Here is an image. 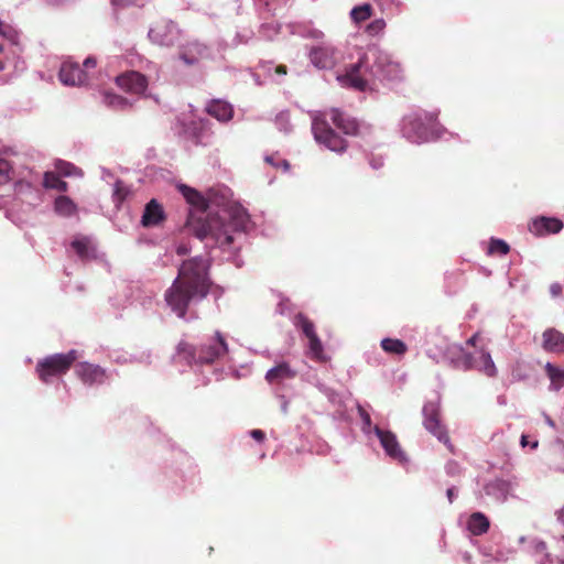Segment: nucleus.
I'll use <instances>...</instances> for the list:
<instances>
[{"instance_id":"1","label":"nucleus","mask_w":564,"mask_h":564,"mask_svg":"<svg viewBox=\"0 0 564 564\" xmlns=\"http://www.w3.org/2000/svg\"><path fill=\"white\" fill-rule=\"evenodd\" d=\"M253 221L232 191L224 185H214V250H219V261H230L240 268L243 261L240 250L253 229Z\"/></svg>"},{"instance_id":"2","label":"nucleus","mask_w":564,"mask_h":564,"mask_svg":"<svg viewBox=\"0 0 564 564\" xmlns=\"http://www.w3.org/2000/svg\"><path fill=\"white\" fill-rule=\"evenodd\" d=\"M336 79L343 87L366 91L376 80L400 82L402 68L378 44H369L358 50L357 61L347 65L344 73L337 74Z\"/></svg>"},{"instance_id":"3","label":"nucleus","mask_w":564,"mask_h":564,"mask_svg":"<svg viewBox=\"0 0 564 564\" xmlns=\"http://www.w3.org/2000/svg\"><path fill=\"white\" fill-rule=\"evenodd\" d=\"M210 259L195 257L184 261L177 278L165 291L164 299L171 310L178 316L186 315L191 301L205 299L209 293Z\"/></svg>"},{"instance_id":"4","label":"nucleus","mask_w":564,"mask_h":564,"mask_svg":"<svg viewBox=\"0 0 564 564\" xmlns=\"http://www.w3.org/2000/svg\"><path fill=\"white\" fill-rule=\"evenodd\" d=\"M327 117L345 134L359 138L362 141L360 147L375 145L372 126L365 121H359L337 108L330 109L329 113L314 112L312 115V132L319 145L338 154L344 153L347 149V142L330 127Z\"/></svg>"},{"instance_id":"5","label":"nucleus","mask_w":564,"mask_h":564,"mask_svg":"<svg viewBox=\"0 0 564 564\" xmlns=\"http://www.w3.org/2000/svg\"><path fill=\"white\" fill-rule=\"evenodd\" d=\"M398 129L401 138L415 145L435 142L446 133V129L437 120V113L423 109H411L405 112L398 123Z\"/></svg>"},{"instance_id":"6","label":"nucleus","mask_w":564,"mask_h":564,"mask_svg":"<svg viewBox=\"0 0 564 564\" xmlns=\"http://www.w3.org/2000/svg\"><path fill=\"white\" fill-rule=\"evenodd\" d=\"M357 410L360 417V431L366 437L367 442L369 444L378 442L384 455L389 459L395 462L402 467L409 466L411 462L410 457L402 448L397 434L388 427H383L377 423H373L371 415L362 405L359 404Z\"/></svg>"},{"instance_id":"7","label":"nucleus","mask_w":564,"mask_h":564,"mask_svg":"<svg viewBox=\"0 0 564 564\" xmlns=\"http://www.w3.org/2000/svg\"><path fill=\"white\" fill-rule=\"evenodd\" d=\"M186 202L191 205L187 225L199 239L212 232V218L208 212V200L195 188L185 184L177 186Z\"/></svg>"},{"instance_id":"8","label":"nucleus","mask_w":564,"mask_h":564,"mask_svg":"<svg viewBox=\"0 0 564 564\" xmlns=\"http://www.w3.org/2000/svg\"><path fill=\"white\" fill-rule=\"evenodd\" d=\"M78 359L75 349L66 354H54L40 360L36 365V373L44 383L51 382V378L65 375Z\"/></svg>"},{"instance_id":"9","label":"nucleus","mask_w":564,"mask_h":564,"mask_svg":"<svg viewBox=\"0 0 564 564\" xmlns=\"http://www.w3.org/2000/svg\"><path fill=\"white\" fill-rule=\"evenodd\" d=\"M305 50L310 63L317 69H332L339 61V51L325 37L312 45H306Z\"/></svg>"},{"instance_id":"10","label":"nucleus","mask_w":564,"mask_h":564,"mask_svg":"<svg viewBox=\"0 0 564 564\" xmlns=\"http://www.w3.org/2000/svg\"><path fill=\"white\" fill-rule=\"evenodd\" d=\"M423 426L440 442L451 446L449 436L445 425L441 422V399L437 397L424 403L422 409Z\"/></svg>"},{"instance_id":"11","label":"nucleus","mask_w":564,"mask_h":564,"mask_svg":"<svg viewBox=\"0 0 564 564\" xmlns=\"http://www.w3.org/2000/svg\"><path fill=\"white\" fill-rule=\"evenodd\" d=\"M232 355L234 350L229 348L226 337L219 332H214V377H216L217 380L219 379L216 368L217 360L223 361L235 378L240 377L238 370L234 369Z\"/></svg>"},{"instance_id":"12","label":"nucleus","mask_w":564,"mask_h":564,"mask_svg":"<svg viewBox=\"0 0 564 564\" xmlns=\"http://www.w3.org/2000/svg\"><path fill=\"white\" fill-rule=\"evenodd\" d=\"M479 552L495 562H507L514 555V549L503 543L499 534H492L490 541L479 546Z\"/></svg>"},{"instance_id":"13","label":"nucleus","mask_w":564,"mask_h":564,"mask_svg":"<svg viewBox=\"0 0 564 564\" xmlns=\"http://www.w3.org/2000/svg\"><path fill=\"white\" fill-rule=\"evenodd\" d=\"M180 31L171 21H159L149 31L150 40L162 46H171L178 40Z\"/></svg>"},{"instance_id":"14","label":"nucleus","mask_w":564,"mask_h":564,"mask_svg":"<svg viewBox=\"0 0 564 564\" xmlns=\"http://www.w3.org/2000/svg\"><path fill=\"white\" fill-rule=\"evenodd\" d=\"M177 354L188 364L205 365L212 362L210 346L194 347L185 341H181L177 346Z\"/></svg>"},{"instance_id":"15","label":"nucleus","mask_w":564,"mask_h":564,"mask_svg":"<svg viewBox=\"0 0 564 564\" xmlns=\"http://www.w3.org/2000/svg\"><path fill=\"white\" fill-rule=\"evenodd\" d=\"M58 76L63 84L69 86H80L88 82V73L76 62H64Z\"/></svg>"},{"instance_id":"16","label":"nucleus","mask_w":564,"mask_h":564,"mask_svg":"<svg viewBox=\"0 0 564 564\" xmlns=\"http://www.w3.org/2000/svg\"><path fill=\"white\" fill-rule=\"evenodd\" d=\"M116 83L122 90L137 95L144 93L148 87L147 77L135 70L126 72L117 76Z\"/></svg>"},{"instance_id":"17","label":"nucleus","mask_w":564,"mask_h":564,"mask_svg":"<svg viewBox=\"0 0 564 564\" xmlns=\"http://www.w3.org/2000/svg\"><path fill=\"white\" fill-rule=\"evenodd\" d=\"M564 227L561 219L556 217L539 216L531 220L529 230L535 236H545L550 234H557Z\"/></svg>"},{"instance_id":"18","label":"nucleus","mask_w":564,"mask_h":564,"mask_svg":"<svg viewBox=\"0 0 564 564\" xmlns=\"http://www.w3.org/2000/svg\"><path fill=\"white\" fill-rule=\"evenodd\" d=\"M75 372L85 384L89 386L102 383L106 379V371L101 367L89 362L77 364Z\"/></svg>"},{"instance_id":"19","label":"nucleus","mask_w":564,"mask_h":564,"mask_svg":"<svg viewBox=\"0 0 564 564\" xmlns=\"http://www.w3.org/2000/svg\"><path fill=\"white\" fill-rule=\"evenodd\" d=\"M465 349L458 344H448L443 352L442 361L454 369L468 371L470 364L464 358Z\"/></svg>"},{"instance_id":"20","label":"nucleus","mask_w":564,"mask_h":564,"mask_svg":"<svg viewBox=\"0 0 564 564\" xmlns=\"http://www.w3.org/2000/svg\"><path fill=\"white\" fill-rule=\"evenodd\" d=\"M484 491L496 502L503 503L511 492V485L508 480L496 478L484 486Z\"/></svg>"},{"instance_id":"21","label":"nucleus","mask_w":564,"mask_h":564,"mask_svg":"<svg viewBox=\"0 0 564 564\" xmlns=\"http://www.w3.org/2000/svg\"><path fill=\"white\" fill-rule=\"evenodd\" d=\"M542 347L547 352H564V334L555 328H547L542 334Z\"/></svg>"},{"instance_id":"22","label":"nucleus","mask_w":564,"mask_h":564,"mask_svg":"<svg viewBox=\"0 0 564 564\" xmlns=\"http://www.w3.org/2000/svg\"><path fill=\"white\" fill-rule=\"evenodd\" d=\"M164 218L165 215L162 205H160L156 199H151L145 205L141 224L144 227H153L158 226Z\"/></svg>"},{"instance_id":"23","label":"nucleus","mask_w":564,"mask_h":564,"mask_svg":"<svg viewBox=\"0 0 564 564\" xmlns=\"http://www.w3.org/2000/svg\"><path fill=\"white\" fill-rule=\"evenodd\" d=\"M295 376L296 371L288 362L282 361L267 371L265 380L271 384L282 383L285 380L293 379Z\"/></svg>"},{"instance_id":"24","label":"nucleus","mask_w":564,"mask_h":564,"mask_svg":"<svg viewBox=\"0 0 564 564\" xmlns=\"http://www.w3.org/2000/svg\"><path fill=\"white\" fill-rule=\"evenodd\" d=\"M288 28L291 34L302 39H311L318 42L325 37L324 32L314 28L312 23H291Z\"/></svg>"},{"instance_id":"25","label":"nucleus","mask_w":564,"mask_h":564,"mask_svg":"<svg viewBox=\"0 0 564 564\" xmlns=\"http://www.w3.org/2000/svg\"><path fill=\"white\" fill-rule=\"evenodd\" d=\"M550 467L556 471L564 473V442L556 440L550 447Z\"/></svg>"},{"instance_id":"26","label":"nucleus","mask_w":564,"mask_h":564,"mask_svg":"<svg viewBox=\"0 0 564 564\" xmlns=\"http://www.w3.org/2000/svg\"><path fill=\"white\" fill-rule=\"evenodd\" d=\"M490 522L482 512H474L467 520V530L474 535H480L489 529Z\"/></svg>"},{"instance_id":"27","label":"nucleus","mask_w":564,"mask_h":564,"mask_svg":"<svg viewBox=\"0 0 564 564\" xmlns=\"http://www.w3.org/2000/svg\"><path fill=\"white\" fill-rule=\"evenodd\" d=\"M476 357L477 361L479 362L477 370L485 373L488 377H496L497 368L491 358L490 352L485 349H479L476 350Z\"/></svg>"},{"instance_id":"28","label":"nucleus","mask_w":564,"mask_h":564,"mask_svg":"<svg viewBox=\"0 0 564 564\" xmlns=\"http://www.w3.org/2000/svg\"><path fill=\"white\" fill-rule=\"evenodd\" d=\"M476 357L477 361L479 362L477 370L485 373L488 377H496L497 368L491 358L490 352L485 349H479L476 350Z\"/></svg>"},{"instance_id":"29","label":"nucleus","mask_w":564,"mask_h":564,"mask_svg":"<svg viewBox=\"0 0 564 564\" xmlns=\"http://www.w3.org/2000/svg\"><path fill=\"white\" fill-rule=\"evenodd\" d=\"M476 357L477 361L479 362L477 370L485 373L488 377H496L497 368L491 358L490 352L485 349H479L476 350Z\"/></svg>"},{"instance_id":"30","label":"nucleus","mask_w":564,"mask_h":564,"mask_svg":"<svg viewBox=\"0 0 564 564\" xmlns=\"http://www.w3.org/2000/svg\"><path fill=\"white\" fill-rule=\"evenodd\" d=\"M476 357L477 361L479 362L477 370L485 373L488 377H496L497 368L491 358L490 352L485 349H479L476 350Z\"/></svg>"},{"instance_id":"31","label":"nucleus","mask_w":564,"mask_h":564,"mask_svg":"<svg viewBox=\"0 0 564 564\" xmlns=\"http://www.w3.org/2000/svg\"><path fill=\"white\" fill-rule=\"evenodd\" d=\"M544 369L551 381L550 390L560 391L564 387V368L546 362Z\"/></svg>"},{"instance_id":"32","label":"nucleus","mask_w":564,"mask_h":564,"mask_svg":"<svg viewBox=\"0 0 564 564\" xmlns=\"http://www.w3.org/2000/svg\"><path fill=\"white\" fill-rule=\"evenodd\" d=\"M234 117V106L223 99L214 98V119L219 122H228Z\"/></svg>"},{"instance_id":"33","label":"nucleus","mask_w":564,"mask_h":564,"mask_svg":"<svg viewBox=\"0 0 564 564\" xmlns=\"http://www.w3.org/2000/svg\"><path fill=\"white\" fill-rule=\"evenodd\" d=\"M380 346L387 354L397 356H402L408 350L406 344L398 338L386 337L381 340Z\"/></svg>"},{"instance_id":"34","label":"nucleus","mask_w":564,"mask_h":564,"mask_svg":"<svg viewBox=\"0 0 564 564\" xmlns=\"http://www.w3.org/2000/svg\"><path fill=\"white\" fill-rule=\"evenodd\" d=\"M519 543L523 544V551L533 557H539L540 553L543 552L546 546L545 542L538 538L520 536Z\"/></svg>"},{"instance_id":"35","label":"nucleus","mask_w":564,"mask_h":564,"mask_svg":"<svg viewBox=\"0 0 564 564\" xmlns=\"http://www.w3.org/2000/svg\"><path fill=\"white\" fill-rule=\"evenodd\" d=\"M293 325L295 328L300 329L307 339L317 335L314 323L310 321L303 313H297L294 315Z\"/></svg>"},{"instance_id":"36","label":"nucleus","mask_w":564,"mask_h":564,"mask_svg":"<svg viewBox=\"0 0 564 564\" xmlns=\"http://www.w3.org/2000/svg\"><path fill=\"white\" fill-rule=\"evenodd\" d=\"M102 101L107 107L116 110H126L131 107L127 98L109 91L104 93Z\"/></svg>"},{"instance_id":"37","label":"nucleus","mask_w":564,"mask_h":564,"mask_svg":"<svg viewBox=\"0 0 564 564\" xmlns=\"http://www.w3.org/2000/svg\"><path fill=\"white\" fill-rule=\"evenodd\" d=\"M43 185L45 188L56 189L62 193H65L68 189V184L61 180L59 176L54 172H45Z\"/></svg>"},{"instance_id":"38","label":"nucleus","mask_w":564,"mask_h":564,"mask_svg":"<svg viewBox=\"0 0 564 564\" xmlns=\"http://www.w3.org/2000/svg\"><path fill=\"white\" fill-rule=\"evenodd\" d=\"M307 354L312 359L318 361L325 360L324 346L318 335L308 338Z\"/></svg>"},{"instance_id":"39","label":"nucleus","mask_w":564,"mask_h":564,"mask_svg":"<svg viewBox=\"0 0 564 564\" xmlns=\"http://www.w3.org/2000/svg\"><path fill=\"white\" fill-rule=\"evenodd\" d=\"M55 209L63 216H70L76 212V205L67 196H58L55 199Z\"/></svg>"},{"instance_id":"40","label":"nucleus","mask_w":564,"mask_h":564,"mask_svg":"<svg viewBox=\"0 0 564 564\" xmlns=\"http://www.w3.org/2000/svg\"><path fill=\"white\" fill-rule=\"evenodd\" d=\"M372 14V7L369 3H364L354 7L350 11V18L354 22L359 23L368 20Z\"/></svg>"},{"instance_id":"41","label":"nucleus","mask_w":564,"mask_h":564,"mask_svg":"<svg viewBox=\"0 0 564 564\" xmlns=\"http://www.w3.org/2000/svg\"><path fill=\"white\" fill-rule=\"evenodd\" d=\"M510 250L509 245L498 238H491L488 243L487 253L488 254H499V256H506Z\"/></svg>"},{"instance_id":"42","label":"nucleus","mask_w":564,"mask_h":564,"mask_svg":"<svg viewBox=\"0 0 564 564\" xmlns=\"http://www.w3.org/2000/svg\"><path fill=\"white\" fill-rule=\"evenodd\" d=\"M386 26L387 23L384 19H375L366 26V33L370 36H379L383 34Z\"/></svg>"},{"instance_id":"43","label":"nucleus","mask_w":564,"mask_h":564,"mask_svg":"<svg viewBox=\"0 0 564 564\" xmlns=\"http://www.w3.org/2000/svg\"><path fill=\"white\" fill-rule=\"evenodd\" d=\"M281 32L279 23H263L260 28V35L267 40H273Z\"/></svg>"},{"instance_id":"44","label":"nucleus","mask_w":564,"mask_h":564,"mask_svg":"<svg viewBox=\"0 0 564 564\" xmlns=\"http://www.w3.org/2000/svg\"><path fill=\"white\" fill-rule=\"evenodd\" d=\"M275 126L281 132H284V133H289L292 130V126L290 122V115L288 111H282L276 115Z\"/></svg>"},{"instance_id":"45","label":"nucleus","mask_w":564,"mask_h":564,"mask_svg":"<svg viewBox=\"0 0 564 564\" xmlns=\"http://www.w3.org/2000/svg\"><path fill=\"white\" fill-rule=\"evenodd\" d=\"M534 558L536 564H564V558L551 555L547 552L546 546L544 547L543 552L540 553V556Z\"/></svg>"},{"instance_id":"46","label":"nucleus","mask_w":564,"mask_h":564,"mask_svg":"<svg viewBox=\"0 0 564 564\" xmlns=\"http://www.w3.org/2000/svg\"><path fill=\"white\" fill-rule=\"evenodd\" d=\"M72 247L80 258L88 256L89 240L87 238L76 239L72 242Z\"/></svg>"},{"instance_id":"47","label":"nucleus","mask_w":564,"mask_h":564,"mask_svg":"<svg viewBox=\"0 0 564 564\" xmlns=\"http://www.w3.org/2000/svg\"><path fill=\"white\" fill-rule=\"evenodd\" d=\"M56 169L64 176H73V175L82 174V172L78 167H76L74 164L68 163V162H59L56 165Z\"/></svg>"},{"instance_id":"48","label":"nucleus","mask_w":564,"mask_h":564,"mask_svg":"<svg viewBox=\"0 0 564 564\" xmlns=\"http://www.w3.org/2000/svg\"><path fill=\"white\" fill-rule=\"evenodd\" d=\"M129 194V189L124 186L123 182L117 181L115 184L113 199L117 204H121Z\"/></svg>"},{"instance_id":"49","label":"nucleus","mask_w":564,"mask_h":564,"mask_svg":"<svg viewBox=\"0 0 564 564\" xmlns=\"http://www.w3.org/2000/svg\"><path fill=\"white\" fill-rule=\"evenodd\" d=\"M12 166L7 160L0 159V184L11 180Z\"/></svg>"},{"instance_id":"50","label":"nucleus","mask_w":564,"mask_h":564,"mask_svg":"<svg viewBox=\"0 0 564 564\" xmlns=\"http://www.w3.org/2000/svg\"><path fill=\"white\" fill-rule=\"evenodd\" d=\"M292 311L291 301L288 297L281 296L276 305V313L280 315H290Z\"/></svg>"},{"instance_id":"51","label":"nucleus","mask_w":564,"mask_h":564,"mask_svg":"<svg viewBox=\"0 0 564 564\" xmlns=\"http://www.w3.org/2000/svg\"><path fill=\"white\" fill-rule=\"evenodd\" d=\"M194 50L196 52V55H188L186 52L182 53L181 54V58L188 65H192L194 63H196L198 59H199V56L203 54V48L195 44L194 45Z\"/></svg>"},{"instance_id":"52","label":"nucleus","mask_w":564,"mask_h":564,"mask_svg":"<svg viewBox=\"0 0 564 564\" xmlns=\"http://www.w3.org/2000/svg\"><path fill=\"white\" fill-rule=\"evenodd\" d=\"M462 470V466L455 460H448L445 465V473L451 477L459 476Z\"/></svg>"},{"instance_id":"53","label":"nucleus","mask_w":564,"mask_h":564,"mask_svg":"<svg viewBox=\"0 0 564 564\" xmlns=\"http://www.w3.org/2000/svg\"><path fill=\"white\" fill-rule=\"evenodd\" d=\"M464 358H466L468 364H470V367L468 368V371L469 370H477V367H478L479 362L477 361L476 351L475 352H466L465 351Z\"/></svg>"},{"instance_id":"54","label":"nucleus","mask_w":564,"mask_h":564,"mask_svg":"<svg viewBox=\"0 0 564 564\" xmlns=\"http://www.w3.org/2000/svg\"><path fill=\"white\" fill-rule=\"evenodd\" d=\"M137 0H111L115 9H124L135 3Z\"/></svg>"},{"instance_id":"55","label":"nucleus","mask_w":564,"mask_h":564,"mask_svg":"<svg viewBox=\"0 0 564 564\" xmlns=\"http://www.w3.org/2000/svg\"><path fill=\"white\" fill-rule=\"evenodd\" d=\"M248 434L250 435V437H252L254 441L259 443L263 442L265 438V434L262 430H251L248 432Z\"/></svg>"},{"instance_id":"56","label":"nucleus","mask_w":564,"mask_h":564,"mask_svg":"<svg viewBox=\"0 0 564 564\" xmlns=\"http://www.w3.org/2000/svg\"><path fill=\"white\" fill-rule=\"evenodd\" d=\"M96 65H97V61H96V58H95V57L89 56V57H87V58L84 61V63H83V67H84V68H83V69H84V70H86V72L89 74V69L95 68V67H96Z\"/></svg>"},{"instance_id":"57","label":"nucleus","mask_w":564,"mask_h":564,"mask_svg":"<svg viewBox=\"0 0 564 564\" xmlns=\"http://www.w3.org/2000/svg\"><path fill=\"white\" fill-rule=\"evenodd\" d=\"M458 496V489L455 486L447 488L446 497L449 503H453Z\"/></svg>"},{"instance_id":"58","label":"nucleus","mask_w":564,"mask_h":564,"mask_svg":"<svg viewBox=\"0 0 564 564\" xmlns=\"http://www.w3.org/2000/svg\"><path fill=\"white\" fill-rule=\"evenodd\" d=\"M562 293V285L557 282L555 283H552L550 285V294L553 296V297H557L560 296Z\"/></svg>"},{"instance_id":"59","label":"nucleus","mask_w":564,"mask_h":564,"mask_svg":"<svg viewBox=\"0 0 564 564\" xmlns=\"http://www.w3.org/2000/svg\"><path fill=\"white\" fill-rule=\"evenodd\" d=\"M369 164L373 170H379L383 166V159L381 156L378 158H371L369 160Z\"/></svg>"},{"instance_id":"60","label":"nucleus","mask_w":564,"mask_h":564,"mask_svg":"<svg viewBox=\"0 0 564 564\" xmlns=\"http://www.w3.org/2000/svg\"><path fill=\"white\" fill-rule=\"evenodd\" d=\"M278 398L280 400L281 412L283 414H288V412H289V400L284 395H282V394L279 395Z\"/></svg>"},{"instance_id":"61","label":"nucleus","mask_w":564,"mask_h":564,"mask_svg":"<svg viewBox=\"0 0 564 564\" xmlns=\"http://www.w3.org/2000/svg\"><path fill=\"white\" fill-rule=\"evenodd\" d=\"M251 37V35H241V34H237L236 36V42L237 43H248L249 39Z\"/></svg>"},{"instance_id":"62","label":"nucleus","mask_w":564,"mask_h":564,"mask_svg":"<svg viewBox=\"0 0 564 564\" xmlns=\"http://www.w3.org/2000/svg\"><path fill=\"white\" fill-rule=\"evenodd\" d=\"M223 293H224V289L214 284V291H213L214 299H218Z\"/></svg>"},{"instance_id":"63","label":"nucleus","mask_w":564,"mask_h":564,"mask_svg":"<svg viewBox=\"0 0 564 564\" xmlns=\"http://www.w3.org/2000/svg\"><path fill=\"white\" fill-rule=\"evenodd\" d=\"M276 164H279V167H282L284 171L290 169V163L286 160H280Z\"/></svg>"},{"instance_id":"64","label":"nucleus","mask_w":564,"mask_h":564,"mask_svg":"<svg viewBox=\"0 0 564 564\" xmlns=\"http://www.w3.org/2000/svg\"><path fill=\"white\" fill-rule=\"evenodd\" d=\"M557 520L561 524L564 525V507L557 511Z\"/></svg>"}]
</instances>
